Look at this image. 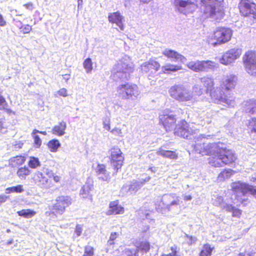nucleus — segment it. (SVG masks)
I'll return each instance as SVG.
<instances>
[{
    "label": "nucleus",
    "instance_id": "nucleus-1",
    "mask_svg": "<svg viewBox=\"0 0 256 256\" xmlns=\"http://www.w3.org/2000/svg\"><path fill=\"white\" fill-rule=\"evenodd\" d=\"M176 10L184 14L192 12L200 6L202 11L207 17L216 20H221L224 16V12L220 6L222 0H171Z\"/></svg>",
    "mask_w": 256,
    "mask_h": 256
},
{
    "label": "nucleus",
    "instance_id": "nucleus-2",
    "mask_svg": "<svg viewBox=\"0 0 256 256\" xmlns=\"http://www.w3.org/2000/svg\"><path fill=\"white\" fill-rule=\"evenodd\" d=\"M220 143L214 144L211 146L212 153L208 154V163L214 167H221L234 162L236 160L234 152L230 150L222 147Z\"/></svg>",
    "mask_w": 256,
    "mask_h": 256
},
{
    "label": "nucleus",
    "instance_id": "nucleus-3",
    "mask_svg": "<svg viewBox=\"0 0 256 256\" xmlns=\"http://www.w3.org/2000/svg\"><path fill=\"white\" fill-rule=\"evenodd\" d=\"M180 198L176 194H164L160 202L156 206V210L162 214L168 212L173 214H178L181 211Z\"/></svg>",
    "mask_w": 256,
    "mask_h": 256
},
{
    "label": "nucleus",
    "instance_id": "nucleus-4",
    "mask_svg": "<svg viewBox=\"0 0 256 256\" xmlns=\"http://www.w3.org/2000/svg\"><path fill=\"white\" fill-rule=\"evenodd\" d=\"M232 190L234 196V199L233 202L237 206L240 204H243L244 206L246 205V203L248 199L244 197L248 194H250L256 198V188L245 182L240 181L232 182L231 184Z\"/></svg>",
    "mask_w": 256,
    "mask_h": 256
},
{
    "label": "nucleus",
    "instance_id": "nucleus-5",
    "mask_svg": "<svg viewBox=\"0 0 256 256\" xmlns=\"http://www.w3.org/2000/svg\"><path fill=\"white\" fill-rule=\"evenodd\" d=\"M132 72L133 67L130 60L129 57L126 56L114 65L112 71V76L115 80H128L130 78V73Z\"/></svg>",
    "mask_w": 256,
    "mask_h": 256
},
{
    "label": "nucleus",
    "instance_id": "nucleus-6",
    "mask_svg": "<svg viewBox=\"0 0 256 256\" xmlns=\"http://www.w3.org/2000/svg\"><path fill=\"white\" fill-rule=\"evenodd\" d=\"M169 94L173 98L180 102L190 101L192 98V94L182 85L172 86Z\"/></svg>",
    "mask_w": 256,
    "mask_h": 256
},
{
    "label": "nucleus",
    "instance_id": "nucleus-7",
    "mask_svg": "<svg viewBox=\"0 0 256 256\" xmlns=\"http://www.w3.org/2000/svg\"><path fill=\"white\" fill-rule=\"evenodd\" d=\"M117 92L119 96L126 100H134L139 94L137 86L128 83L120 85L117 88Z\"/></svg>",
    "mask_w": 256,
    "mask_h": 256
},
{
    "label": "nucleus",
    "instance_id": "nucleus-8",
    "mask_svg": "<svg viewBox=\"0 0 256 256\" xmlns=\"http://www.w3.org/2000/svg\"><path fill=\"white\" fill-rule=\"evenodd\" d=\"M72 204V198L69 196H60L56 198V202L50 209L51 214L56 216L62 215L66 210V208Z\"/></svg>",
    "mask_w": 256,
    "mask_h": 256
},
{
    "label": "nucleus",
    "instance_id": "nucleus-9",
    "mask_svg": "<svg viewBox=\"0 0 256 256\" xmlns=\"http://www.w3.org/2000/svg\"><path fill=\"white\" fill-rule=\"evenodd\" d=\"M210 95L216 103L224 104L228 107H234L236 104L234 98H228L224 94L220 88H216L214 91H210Z\"/></svg>",
    "mask_w": 256,
    "mask_h": 256
},
{
    "label": "nucleus",
    "instance_id": "nucleus-10",
    "mask_svg": "<svg viewBox=\"0 0 256 256\" xmlns=\"http://www.w3.org/2000/svg\"><path fill=\"white\" fill-rule=\"evenodd\" d=\"M206 136H210V135L200 134L195 136L196 144L194 146V150L196 152L201 154L202 156L208 155L210 153H212L211 146L214 143L207 144L205 142H202V138H206Z\"/></svg>",
    "mask_w": 256,
    "mask_h": 256
},
{
    "label": "nucleus",
    "instance_id": "nucleus-11",
    "mask_svg": "<svg viewBox=\"0 0 256 256\" xmlns=\"http://www.w3.org/2000/svg\"><path fill=\"white\" fill-rule=\"evenodd\" d=\"M214 38L216 42L212 43L214 46L217 44H224L228 42L232 36V30L227 28H218L214 32Z\"/></svg>",
    "mask_w": 256,
    "mask_h": 256
},
{
    "label": "nucleus",
    "instance_id": "nucleus-12",
    "mask_svg": "<svg viewBox=\"0 0 256 256\" xmlns=\"http://www.w3.org/2000/svg\"><path fill=\"white\" fill-rule=\"evenodd\" d=\"M239 8L244 16L256 20V4L248 0H242Z\"/></svg>",
    "mask_w": 256,
    "mask_h": 256
},
{
    "label": "nucleus",
    "instance_id": "nucleus-13",
    "mask_svg": "<svg viewBox=\"0 0 256 256\" xmlns=\"http://www.w3.org/2000/svg\"><path fill=\"white\" fill-rule=\"evenodd\" d=\"M188 67L196 72H208L215 67L214 62L210 60L190 62L187 64Z\"/></svg>",
    "mask_w": 256,
    "mask_h": 256
},
{
    "label": "nucleus",
    "instance_id": "nucleus-14",
    "mask_svg": "<svg viewBox=\"0 0 256 256\" xmlns=\"http://www.w3.org/2000/svg\"><path fill=\"white\" fill-rule=\"evenodd\" d=\"M110 162L112 166L116 172L121 168L124 160V156H122V152L118 147H114L112 148L110 150Z\"/></svg>",
    "mask_w": 256,
    "mask_h": 256
},
{
    "label": "nucleus",
    "instance_id": "nucleus-15",
    "mask_svg": "<svg viewBox=\"0 0 256 256\" xmlns=\"http://www.w3.org/2000/svg\"><path fill=\"white\" fill-rule=\"evenodd\" d=\"M244 64L246 72L252 76H256V52H248L245 54Z\"/></svg>",
    "mask_w": 256,
    "mask_h": 256
},
{
    "label": "nucleus",
    "instance_id": "nucleus-16",
    "mask_svg": "<svg viewBox=\"0 0 256 256\" xmlns=\"http://www.w3.org/2000/svg\"><path fill=\"white\" fill-rule=\"evenodd\" d=\"M196 133V130L190 127V124L185 120L181 121L174 129L175 136L188 138V137Z\"/></svg>",
    "mask_w": 256,
    "mask_h": 256
},
{
    "label": "nucleus",
    "instance_id": "nucleus-17",
    "mask_svg": "<svg viewBox=\"0 0 256 256\" xmlns=\"http://www.w3.org/2000/svg\"><path fill=\"white\" fill-rule=\"evenodd\" d=\"M160 122L163 125L166 130L168 132L172 129L176 122V116L171 112L164 111L159 116Z\"/></svg>",
    "mask_w": 256,
    "mask_h": 256
},
{
    "label": "nucleus",
    "instance_id": "nucleus-18",
    "mask_svg": "<svg viewBox=\"0 0 256 256\" xmlns=\"http://www.w3.org/2000/svg\"><path fill=\"white\" fill-rule=\"evenodd\" d=\"M149 180L150 177L146 178L143 181L134 180L128 186H123L120 190V194L122 196L134 194L142 186L145 182Z\"/></svg>",
    "mask_w": 256,
    "mask_h": 256
},
{
    "label": "nucleus",
    "instance_id": "nucleus-19",
    "mask_svg": "<svg viewBox=\"0 0 256 256\" xmlns=\"http://www.w3.org/2000/svg\"><path fill=\"white\" fill-rule=\"evenodd\" d=\"M242 50L239 48H232L224 54L220 59L221 64L228 65L233 62L236 59L240 57Z\"/></svg>",
    "mask_w": 256,
    "mask_h": 256
},
{
    "label": "nucleus",
    "instance_id": "nucleus-20",
    "mask_svg": "<svg viewBox=\"0 0 256 256\" xmlns=\"http://www.w3.org/2000/svg\"><path fill=\"white\" fill-rule=\"evenodd\" d=\"M142 72L152 75L155 74L160 68V64L154 60L150 59L149 60L143 63L141 66Z\"/></svg>",
    "mask_w": 256,
    "mask_h": 256
},
{
    "label": "nucleus",
    "instance_id": "nucleus-21",
    "mask_svg": "<svg viewBox=\"0 0 256 256\" xmlns=\"http://www.w3.org/2000/svg\"><path fill=\"white\" fill-rule=\"evenodd\" d=\"M237 82V77L234 75L224 76L220 86L222 88L226 90H231L234 88Z\"/></svg>",
    "mask_w": 256,
    "mask_h": 256
},
{
    "label": "nucleus",
    "instance_id": "nucleus-22",
    "mask_svg": "<svg viewBox=\"0 0 256 256\" xmlns=\"http://www.w3.org/2000/svg\"><path fill=\"white\" fill-rule=\"evenodd\" d=\"M93 189L92 180L88 177L86 184L82 188L80 195L82 198H88L92 200L90 192Z\"/></svg>",
    "mask_w": 256,
    "mask_h": 256
},
{
    "label": "nucleus",
    "instance_id": "nucleus-23",
    "mask_svg": "<svg viewBox=\"0 0 256 256\" xmlns=\"http://www.w3.org/2000/svg\"><path fill=\"white\" fill-rule=\"evenodd\" d=\"M163 54L168 58H171L172 62L184 64L186 61V58L184 56L173 50H166Z\"/></svg>",
    "mask_w": 256,
    "mask_h": 256
},
{
    "label": "nucleus",
    "instance_id": "nucleus-24",
    "mask_svg": "<svg viewBox=\"0 0 256 256\" xmlns=\"http://www.w3.org/2000/svg\"><path fill=\"white\" fill-rule=\"evenodd\" d=\"M109 210L106 212L107 215L122 214L124 212V208L119 204L118 200L111 202L109 204Z\"/></svg>",
    "mask_w": 256,
    "mask_h": 256
},
{
    "label": "nucleus",
    "instance_id": "nucleus-25",
    "mask_svg": "<svg viewBox=\"0 0 256 256\" xmlns=\"http://www.w3.org/2000/svg\"><path fill=\"white\" fill-rule=\"evenodd\" d=\"M122 16L118 12L111 13L108 15V19L110 22L116 24L121 30H124V25L122 22Z\"/></svg>",
    "mask_w": 256,
    "mask_h": 256
},
{
    "label": "nucleus",
    "instance_id": "nucleus-26",
    "mask_svg": "<svg viewBox=\"0 0 256 256\" xmlns=\"http://www.w3.org/2000/svg\"><path fill=\"white\" fill-rule=\"evenodd\" d=\"M66 128V122L64 121L60 122L58 125L54 126L52 130V134L58 136H62L65 134V130Z\"/></svg>",
    "mask_w": 256,
    "mask_h": 256
},
{
    "label": "nucleus",
    "instance_id": "nucleus-27",
    "mask_svg": "<svg viewBox=\"0 0 256 256\" xmlns=\"http://www.w3.org/2000/svg\"><path fill=\"white\" fill-rule=\"evenodd\" d=\"M26 161V158L22 156H17L9 160V164L12 167H16L22 164Z\"/></svg>",
    "mask_w": 256,
    "mask_h": 256
},
{
    "label": "nucleus",
    "instance_id": "nucleus-28",
    "mask_svg": "<svg viewBox=\"0 0 256 256\" xmlns=\"http://www.w3.org/2000/svg\"><path fill=\"white\" fill-rule=\"evenodd\" d=\"M182 69L181 66L172 64H166L162 67V72L165 74H170L171 72H176Z\"/></svg>",
    "mask_w": 256,
    "mask_h": 256
},
{
    "label": "nucleus",
    "instance_id": "nucleus-29",
    "mask_svg": "<svg viewBox=\"0 0 256 256\" xmlns=\"http://www.w3.org/2000/svg\"><path fill=\"white\" fill-rule=\"evenodd\" d=\"M159 155L166 158L176 160L178 158V155L175 152L168 150H164L160 148L158 152Z\"/></svg>",
    "mask_w": 256,
    "mask_h": 256
},
{
    "label": "nucleus",
    "instance_id": "nucleus-30",
    "mask_svg": "<svg viewBox=\"0 0 256 256\" xmlns=\"http://www.w3.org/2000/svg\"><path fill=\"white\" fill-rule=\"evenodd\" d=\"M200 82L206 88V91H212L214 86V80L208 77H203L200 78Z\"/></svg>",
    "mask_w": 256,
    "mask_h": 256
},
{
    "label": "nucleus",
    "instance_id": "nucleus-31",
    "mask_svg": "<svg viewBox=\"0 0 256 256\" xmlns=\"http://www.w3.org/2000/svg\"><path fill=\"white\" fill-rule=\"evenodd\" d=\"M34 180L40 186L46 188L50 186V180L48 178V177H34Z\"/></svg>",
    "mask_w": 256,
    "mask_h": 256
},
{
    "label": "nucleus",
    "instance_id": "nucleus-32",
    "mask_svg": "<svg viewBox=\"0 0 256 256\" xmlns=\"http://www.w3.org/2000/svg\"><path fill=\"white\" fill-rule=\"evenodd\" d=\"M60 146V142L56 139L50 140L48 143V146L50 151L54 152H57Z\"/></svg>",
    "mask_w": 256,
    "mask_h": 256
},
{
    "label": "nucleus",
    "instance_id": "nucleus-33",
    "mask_svg": "<svg viewBox=\"0 0 256 256\" xmlns=\"http://www.w3.org/2000/svg\"><path fill=\"white\" fill-rule=\"evenodd\" d=\"M214 247H212L210 244H206L204 245L200 253V256H210Z\"/></svg>",
    "mask_w": 256,
    "mask_h": 256
},
{
    "label": "nucleus",
    "instance_id": "nucleus-34",
    "mask_svg": "<svg viewBox=\"0 0 256 256\" xmlns=\"http://www.w3.org/2000/svg\"><path fill=\"white\" fill-rule=\"evenodd\" d=\"M247 104L245 112L250 114H256V100H252Z\"/></svg>",
    "mask_w": 256,
    "mask_h": 256
},
{
    "label": "nucleus",
    "instance_id": "nucleus-35",
    "mask_svg": "<svg viewBox=\"0 0 256 256\" xmlns=\"http://www.w3.org/2000/svg\"><path fill=\"white\" fill-rule=\"evenodd\" d=\"M36 213L34 211L30 209L22 210L17 212L19 216H23L26 218H32L35 215Z\"/></svg>",
    "mask_w": 256,
    "mask_h": 256
},
{
    "label": "nucleus",
    "instance_id": "nucleus-36",
    "mask_svg": "<svg viewBox=\"0 0 256 256\" xmlns=\"http://www.w3.org/2000/svg\"><path fill=\"white\" fill-rule=\"evenodd\" d=\"M24 191L22 185H18L16 186L8 188L6 189V194H10L11 192L21 193Z\"/></svg>",
    "mask_w": 256,
    "mask_h": 256
},
{
    "label": "nucleus",
    "instance_id": "nucleus-37",
    "mask_svg": "<svg viewBox=\"0 0 256 256\" xmlns=\"http://www.w3.org/2000/svg\"><path fill=\"white\" fill-rule=\"evenodd\" d=\"M28 164L30 168H36L40 166V163L38 158L34 156H30Z\"/></svg>",
    "mask_w": 256,
    "mask_h": 256
},
{
    "label": "nucleus",
    "instance_id": "nucleus-38",
    "mask_svg": "<svg viewBox=\"0 0 256 256\" xmlns=\"http://www.w3.org/2000/svg\"><path fill=\"white\" fill-rule=\"evenodd\" d=\"M136 249H138V251L141 250L144 252H147L150 249V244L148 242H142Z\"/></svg>",
    "mask_w": 256,
    "mask_h": 256
},
{
    "label": "nucleus",
    "instance_id": "nucleus-39",
    "mask_svg": "<svg viewBox=\"0 0 256 256\" xmlns=\"http://www.w3.org/2000/svg\"><path fill=\"white\" fill-rule=\"evenodd\" d=\"M92 61L91 58H87L84 62L83 65L87 73H90L92 70Z\"/></svg>",
    "mask_w": 256,
    "mask_h": 256
},
{
    "label": "nucleus",
    "instance_id": "nucleus-40",
    "mask_svg": "<svg viewBox=\"0 0 256 256\" xmlns=\"http://www.w3.org/2000/svg\"><path fill=\"white\" fill-rule=\"evenodd\" d=\"M7 126L6 124V120L1 112H0V132L4 134L7 132Z\"/></svg>",
    "mask_w": 256,
    "mask_h": 256
},
{
    "label": "nucleus",
    "instance_id": "nucleus-41",
    "mask_svg": "<svg viewBox=\"0 0 256 256\" xmlns=\"http://www.w3.org/2000/svg\"><path fill=\"white\" fill-rule=\"evenodd\" d=\"M248 129L250 130L252 133L256 132V118H252L251 120L249 121L248 125Z\"/></svg>",
    "mask_w": 256,
    "mask_h": 256
},
{
    "label": "nucleus",
    "instance_id": "nucleus-42",
    "mask_svg": "<svg viewBox=\"0 0 256 256\" xmlns=\"http://www.w3.org/2000/svg\"><path fill=\"white\" fill-rule=\"evenodd\" d=\"M82 256H94V248L90 246L84 247V254Z\"/></svg>",
    "mask_w": 256,
    "mask_h": 256
},
{
    "label": "nucleus",
    "instance_id": "nucleus-43",
    "mask_svg": "<svg viewBox=\"0 0 256 256\" xmlns=\"http://www.w3.org/2000/svg\"><path fill=\"white\" fill-rule=\"evenodd\" d=\"M18 176H28L30 174V170L27 167H24L19 168L18 172Z\"/></svg>",
    "mask_w": 256,
    "mask_h": 256
},
{
    "label": "nucleus",
    "instance_id": "nucleus-44",
    "mask_svg": "<svg viewBox=\"0 0 256 256\" xmlns=\"http://www.w3.org/2000/svg\"><path fill=\"white\" fill-rule=\"evenodd\" d=\"M235 171L232 170L231 169L224 170L218 176H232L235 174Z\"/></svg>",
    "mask_w": 256,
    "mask_h": 256
},
{
    "label": "nucleus",
    "instance_id": "nucleus-45",
    "mask_svg": "<svg viewBox=\"0 0 256 256\" xmlns=\"http://www.w3.org/2000/svg\"><path fill=\"white\" fill-rule=\"evenodd\" d=\"M96 172L98 174H106V170L105 166L104 164H98L96 168Z\"/></svg>",
    "mask_w": 256,
    "mask_h": 256
},
{
    "label": "nucleus",
    "instance_id": "nucleus-46",
    "mask_svg": "<svg viewBox=\"0 0 256 256\" xmlns=\"http://www.w3.org/2000/svg\"><path fill=\"white\" fill-rule=\"evenodd\" d=\"M32 136L34 139V144L36 148H40L42 144V140L36 134H33V132L32 134Z\"/></svg>",
    "mask_w": 256,
    "mask_h": 256
},
{
    "label": "nucleus",
    "instance_id": "nucleus-47",
    "mask_svg": "<svg viewBox=\"0 0 256 256\" xmlns=\"http://www.w3.org/2000/svg\"><path fill=\"white\" fill-rule=\"evenodd\" d=\"M170 250L172 252L168 254H162V256H178V250L177 246H172L170 248Z\"/></svg>",
    "mask_w": 256,
    "mask_h": 256
},
{
    "label": "nucleus",
    "instance_id": "nucleus-48",
    "mask_svg": "<svg viewBox=\"0 0 256 256\" xmlns=\"http://www.w3.org/2000/svg\"><path fill=\"white\" fill-rule=\"evenodd\" d=\"M32 30V28L29 24H24L20 32L23 34H27Z\"/></svg>",
    "mask_w": 256,
    "mask_h": 256
},
{
    "label": "nucleus",
    "instance_id": "nucleus-49",
    "mask_svg": "<svg viewBox=\"0 0 256 256\" xmlns=\"http://www.w3.org/2000/svg\"><path fill=\"white\" fill-rule=\"evenodd\" d=\"M223 201V198L221 196H218L214 200L213 204L216 206H220L222 207L224 204Z\"/></svg>",
    "mask_w": 256,
    "mask_h": 256
},
{
    "label": "nucleus",
    "instance_id": "nucleus-50",
    "mask_svg": "<svg viewBox=\"0 0 256 256\" xmlns=\"http://www.w3.org/2000/svg\"><path fill=\"white\" fill-rule=\"evenodd\" d=\"M193 92L196 94V95H201L202 94V88H201V86H199L198 84H195L194 86L193 87Z\"/></svg>",
    "mask_w": 256,
    "mask_h": 256
},
{
    "label": "nucleus",
    "instance_id": "nucleus-51",
    "mask_svg": "<svg viewBox=\"0 0 256 256\" xmlns=\"http://www.w3.org/2000/svg\"><path fill=\"white\" fill-rule=\"evenodd\" d=\"M6 106H8V104L6 101L5 98L0 94V110L6 108Z\"/></svg>",
    "mask_w": 256,
    "mask_h": 256
},
{
    "label": "nucleus",
    "instance_id": "nucleus-52",
    "mask_svg": "<svg viewBox=\"0 0 256 256\" xmlns=\"http://www.w3.org/2000/svg\"><path fill=\"white\" fill-rule=\"evenodd\" d=\"M118 236V234L116 232H112L110 234V240L108 241V244L110 245L114 244V240H116Z\"/></svg>",
    "mask_w": 256,
    "mask_h": 256
},
{
    "label": "nucleus",
    "instance_id": "nucleus-53",
    "mask_svg": "<svg viewBox=\"0 0 256 256\" xmlns=\"http://www.w3.org/2000/svg\"><path fill=\"white\" fill-rule=\"evenodd\" d=\"M82 232V226L80 224H77L76 226L74 232L76 234L77 236H79L81 235Z\"/></svg>",
    "mask_w": 256,
    "mask_h": 256
},
{
    "label": "nucleus",
    "instance_id": "nucleus-54",
    "mask_svg": "<svg viewBox=\"0 0 256 256\" xmlns=\"http://www.w3.org/2000/svg\"><path fill=\"white\" fill-rule=\"evenodd\" d=\"M126 252H128L127 256H139L138 254V249L133 250H128Z\"/></svg>",
    "mask_w": 256,
    "mask_h": 256
},
{
    "label": "nucleus",
    "instance_id": "nucleus-55",
    "mask_svg": "<svg viewBox=\"0 0 256 256\" xmlns=\"http://www.w3.org/2000/svg\"><path fill=\"white\" fill-rule=\"evenodd\" d=\"M104 128L108 130H110V118H105L103 121Z\"/></svg>",
    "mask_w": 256,
    "mask_h": 256
},
{
    "label": "nucleus",
    "instance_id": "nucleus-56",
    "mask_svg": "<svg viewBox=\"0 0 256 256\" xmlns=\"http://www.w3.org/2000/svg\"><path fill=\"white\" fill-rule=\"evenodd\" d=\"M222 208L224 209H225L226 211L232 212V211L233 210L235 207L232 206V204H224Z\"/></svg>",
    "mask_w": 256,
    "mask_h": 256
},
{
    "label": "nucleus",
    "instance_id": "nucleus-57",
    "mask_svg": "<svg viewBox=\"0 0 256 256\" xmlns=\"http://www.w3.org/2000/svg\"><path fill=\"white\" fill-rule=\"evenodd\" d=\"M232 216H236V217H240L241 215V210L238 208H234L233 210L232 211Z\"/></svg>",
    "mask_w": 256,
    "mask_h": 256
},
{
    "label": "nucleus",
    "instance_id": "nucleus-58",
    "mask_svg": "<svg viewBox=\"0 0 256 256\" xmlns=\"http://www.w3.org/2000/svg\"><path fill=\"white\" fill-rule=\"evenodd\" d=\"M58 94L60 96L66 97L68 96L67 90L65 88H62L60 89L58 92Z\"/></svg>",
    "mask_w": 256,
    "mask_h": 256
},
{
    "label": "nucleus",
    "instance_id": "nucleus-59",
    "mask_svg": "<svg viewBox=\"0 0 256 256\" xmlns=\"http://www.w3.org/2000/svg\"><path fill=\"white\" fill-rule=\"evenodd\" d=\"M24 6L26 9L30 10H32L34 9V4L31 2L24 4Z\"/></svg>",
    "mask_w": 256,
    "mask_h": 256
},
{
    "label": "nucleus",
    "instance_id": "nucleus-60",
    "mask_svg": "<svg viewBox=\"0 0 256 256\" xmlns=\"http://www.w3.org/2000/svg\"><path fill=\"white\" fill-rule=\"evenodd\" d=\"M10 198V196H6L4 194H1L0 195V205L3 203L7 199Z\"/></svg>",
    "mask_w": 256,
    "mask_h": 256
},
{
    "label": "nucleus",
    "instance_id": "nucleus-61",
    "mask_svg": "<svg viewBox=\"0 0 256 256\" xmlns=\"http://www.w3.org/2000/svg\"><path fill=\"white\" fill-rule=\"evenodd\" d=\"M112 132L114 134L122 136V130L118 128H115L113 129L112 130Z\"/></svg>",
    "mask_w": 256,
    "mask_h": 256
},
{
    "label": "nucleus",
    "instance_id": "nucleus-62",
    "mask_svg": "<svg viewBox=\"0 0 256 256\" xmlns=\"http://www.w3.org/2000/svg\"><path fill=\"white\" fill-rule=\"evenodd\" d=\"M14 20L15 22L14 24L20 30L24 24H22V22L20 20Z\"/></svg>",
    "mask_w": 256,
    "mask_h": 256
},
{
    "label": "nucleus",
    "instance_id": "nucleus-63",
    "mask_svg": "<svg viewBox=\"0 0 256 256\" xmlns=\"http://www.w3.org/2000/svg\"><path fill=\"white\" fill-rule=\"evenodd\" d=\"M188 237V236H187ZM189 240L188 241V244L190 245L194 243L196 241V238L192 236H189Z\"/></svg>",
    "mask_w": 256,
    "mask_h": 256
},
{
    "label": "nucleus",
    "instance_id": "nucleus-64",
    "mask_svg": "<svg viewBox=\"0 0 256 256\" xmlns=\"http://www.w3.org/2000/svg\"><path fill=\"white\" fill-rule=\"evenodd\" d=\"M6 24V22L4 20L3 16L0 14V26H3Z\"/></svg>",
    "mask_w": 256,
    "mask_h": 256
}]
</instances>
